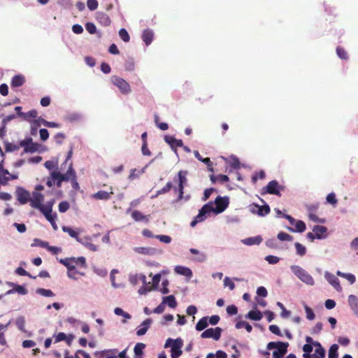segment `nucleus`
<instances>
[{
    "instance_id": "a878e982",
    "label": "nucleus",
    "mask_w": 358,
    "mask_h": 358,
    "mask_svg": "<svg viewBox=\"0 0 358 358\" xmlns=\"http://www.w3.org/2000/svg\"><path fill=\"white\" fill-rule=\"evenodd\" d=\"M194 154L195 157H196L198 160H199V161H201V162H203L205 164H206V165H207V168H208V169L209 171H213V163L211 162V161H210V158H208V157L203 158V157L200 155V154H199V151H194Z\"/></svg>"
},
{
    "instance_id": "79ce46f5",
    "label": "nucleus",
    "mask_w": 358,
    "mask_h": 358,
    "mask_svg": "<svg viewBox=\"0 0 358 358\" xmlns=\"http://www.w3.org/2000/svg\"><path fill=\"white\" fill-rule=\"evenodd\" d=\"M294 245H295V248H296L297 255H299V256H303L306 255V248L305 246H303V245H301V243H299L298 242L295 243Z\"/></svg>"
},
{
    "instance_id": "bf43d9fd",
    "label": "nucleus",
    "mask_w": 358,
    "mask_h": 358,
    "mask_svg": "<svg viewBox=\"0 0 358 358\" xmlns=\"http://www.w3.org/2000/svg\"><path fill=\"white\" fill-rule=\"evenodd\" d=\"M226 310L229 315H234L238 313V308L235 305L228 306Z\"/></svg>"
},
{
    "instance_id": "f03ea898",
    "label": "nucleus",
    "mask_w": 358,
    "mask_h": 358,
    "mask_svg": "<svg viewBox=\"0 0 358 358\" xmlns=\"http://www.w3.org/2000/svg\"><path fill=\"white\" fill-rule=\"evenodd\" d=\"M44 200V196L38 192L32 193V197L30 199V206L36 209L39 210L47 219V220H52L50 217L51 208L49 206H43L42 203Z\"/></svg>"
},
{
    "instance_id": "ea45409f",
    "label": "nucleus",
    "mask_w": 358,
    "mask_h": 358,
    "mask_svg": "<svg viewBox=\"0 0 358 358\" xmlns=\"http://www.w3.org/2000/svg\"><path fill=\"white\" fill-rule=\"evenodd\" d=\"M338 349L337 344L332 345L329 350V358H338Z\"/></svg>"
},
{
    "instance_id": "dca6fc26",
    "label": "nucleus",
    "mask_w": 358,
    "mask_h": 358,
    "mask_svg": "<svg viewBox=\"0 0 358 358\" xmlns=\"http://www.w3.org/2000/svg\"><path fill=\"white\" fill-rule=\"evenodd\" d=\"M96 20L100 24L104 27L109 26L111 23V20L109 16L107 14L101 12L97 13Z\"/></svg>"
},
{
    "instance_id": "c756f323",
    "label": "nucleus",
    "mask_w": 358,
    "mask_h": 358,
    "mask_svg": "<svg viewBox=\"0 0 358 358\" xmlns=\"http://www.w3.org/2000/svg\"><path fill=\"white\" fill-rule=\"evenodd\" d=\"M142 39L147 45H150L153 39L152 31L149 29L145 30L142 34Z\"/></svg>"
},
{
    "instance_id": "4468645a",
    "label": "nucleus",
    "mask_w": 358,
    "mask_h": 358,
    "mask_svg": "<svg viewBox=\"0 0 358 358\" xmlns=\"http://www.w3.org/2000/svg\"><path fill=\"white\" fill-rule=\"evenodd\" d=\"M7 284L9 286L13 287V289L7 291L6 294H11L15 292H17L20 294L25 295L28 292L27 289L22 285H16L14 282H7Z\"/></svg>"
},
{
    "instance_id": "7ed1b4c3",
    "label": "nucleus",
    "mask_w": 358,
    "mask_h": 358,
    "mask_svg": "<svg viewBox=\"0 0 358 358\" xmlns=\"http://www.w3.org/2000/svg\"><path fill=\"white\" fill-rule=\"evenodd\" d=\"M289 344L284 342H270L267 345L268 350H272L276 348V350L273 352V358H282V357L287 352V347Z\"/></svg>"
},
{
    "instance_id": "c9c22d12",
    "label": "nucleus",
    "mask_w": 358,
    "mask_h": 358,
    "mask_svg": "<svg viewBox=\"0 0 358 358\" xmlns=\"http://www.w3.org/2000/svg\"><path fill=\"white\" fill-rule=\"evenodd\" d=\"M208 317H203L199 320L196 325V329L199 331H201L206 329L208 327Z\"/></svg>"
},
{
    "instance_id": "72a5a7b5",
    "label": "nucleus",
    "mask_w": 358,
    "mask_h": 358,
    "mask_svg": "<svg viewBox=\"0 0 358 358\" xmlns=\"http://www.w3.org/2000/svg\"><path fill=\"white\" fill-rule=\"evenodd\" d=\"M37 116H38V112L35 109L31 110L28 111L27 113L20 114V117H23L27 121H30L31 119H34V118L37 117Z\"/></svg>"
},
{
    "instance_id": "58836bf2",
    "label": "nucleus",
    "mask_w": 358,
    "mask_h": 358,
    "mask_svg": "<svg viewBox=\"0 0 358 358\" xmlns=\"http://www.w3.org/2000/svg\"><path fill=\"white\" fill-rule=\"evenodd\" d=\"M62 341H66L69 345H71V339L67 338L64 333L59 332L58 334L55 336V342L58 343Z\"/></svg>"
},
{
    "instance_id": "49530a36",
    "label": "nucleus",
    "mask_w": 358,
    "mask_h": 358,
    "mask_svg": "<svg viewBox=\"0 0 358 358\" xmlns=\"http://www.w3.org/2000/svg\"><path fill=\"white\" fill-rule=\"evenodd\" d=\"M40 145L37 143H31V144L25 149L24 152H35L38 151Z\"/></svg>"
},
{
    "instance_id": "1a4fd4ad",
    "label": "nucleus",
    "mask_w": 358,
    "mask_h": 358,
    "mask_svg": "<svg viewBox=\"0 0 358 358\" xmlns=\"http://www.w3.org/2000/svg\"><path fill=\"white\" fill-rule=\"evenodd\" d=\"M313 346L315 347V350L313 354H303L304 358H324L325 356V350L322 345L319 342L313 343Z\"/></svg>"
},
{
    "instance_id": "412c9836",
    "label": "nucleus",
    "mask_w": 358,
    "mask_h": 358,
    "mask_svg": "<svg viewBox=\"0 0 358 358\" xmlns=\"http://www.w3.org/2000/svg\"><path fill=\"white\" fill-rule=\"evenodd\" d=\"M170 343H172L171 349H174V350L181 349V348L183 345L182 340L180 338H176L175 340L169 338V339H167V341L166 342L165 348H167L168 346H169Z\"/></svg>"
},
{
    "instance_id": "9d476101",
    "label": "nucleus",
    "mask_w": 358,
    "mask_h": 358,
    "mask_svg": "<svg viewBox=\"0 0 358 358\" xmlns=\"http://www.w3.org/2000/svg\"><path fill=\"white\" fill-rule=\"evenodd\" d=\"M17 201L21 204H26L28 201L30 202V194L26 189L19 187L16 191Z\"/></svg>"
},
{
    "instance_id": "4d7b16f0",
    "label": "nucleus",
    "mask_w": 358,
    "mask_h": 358,
    "mask_svg": "<svg viewBox=\"0 0 358 358\" xmlns=\"http://www.w3.org/2000/svg\"><path fill=\"white\" fill-rule=\"evenodd\" d=\"M97 0H87V6L90 10H94L98 7Z\"/></svg>"
},
{
    "instance_id": "a18cd8bd",
    "label": "nucleus",
    "mask_w": 358,
    "mask_h": 358,
    "mask_svg": "<svg viewBox=\"0 0 358 358\" xmlns=\"http://www.w3.org/2000/svg\"><path fill=\"white\" fill-rule=\"evenodd\" d=\"M266 177V173L264 171H259L255 172L252 176V181L253 183H256L258 179H264Z\"/></svg>"
},
{
    "instance_id": "b1692460",
    "label": "nucleus",
    "mask_w": 358,
    "mask_h": 358,
    "mask_svg": "<svg viewBox=\"0 0 358 358\" xmlns=\"http://www.w3.org/2000/svg\"><path fill=\"white\" fill-rule=\"evenodd\" d=\"M152 322L151 319L145 320L141 324V328L136 331L137 336H143L146 334L150 324Z\"/></svg>"
},
{
    "instance_id": "aec40b11",
    "label": "nucleus",
    "mask_w": 358,
    "mask_h": 358,
    "mask_svg": "<svg viewBox=\"0 0 358 358\" xmlns=\"http://www.w3.org/2000/svg\"><path fill=\"white\" fill-rule=\"evenodd\" d=\"M174 271L176 273L187 278H191L192 276V272L191 269L185 266H177L175 267Z\"/></svg>"
},
{
    "instance_id": "0eeeda50",
    "label": "nucleus",
    "mask_w": 358,
    "mask_h": 358,
    "mask_svg": "<svg viewBox=\"0 0 358 358\" xmlns=\"http://www.w3.org/2000/svg\"><path fill=\"white\" fill-rule=\"evenodd\" d=\"M264 189H265L266 193L280 196V192L281 190H283L284 187L282 186H280L278 184V181L271 180L268 183V185L265 187H264L262 189V190H264Z\"/></svg>"
},
{
    "instance_id": "a211bd4d",
    "label": "nucleus",
    "mask_w": 358,
    "mask_h": 358,
    "mask_svg": "<svg viewBox=\"0 0 358 358\" xmlns=\"http://www.w3.org/2000/svg\"><path fill=\"white\" fill-rule=\"evenodd\" d=\"M25 83V78L22 74H18L14 76L10 82V85L12 87H18L22 86Z\"/></svg>"
},
{
    "instance_id": "20e7f679",
    "label": "nucleus",
    "mask_w": 358,
    "mask_h": 358,
    "mask_svg": "<svg viewBox=\"0 0 358 358\" xmlns=\"http://www.w3.org/2000/svg\"><path fill=\"white\" fill-rule=\"evenodd\" d=\"M290 268L292 273L301 281L309 285H314V280L313 277L303 268L296 265L292 266Z\"/></svg>"
},
{
    "instance_id": "338daca9",
    "label": "nucleus",
    "mask_w": 358,
    "mask_h": 358,
    "mask_svg": "<svg viewBox=\"0 0 358 358\" xmlns=\"http://www.w3.org/2000/svg\"><path fill=\"white\" fill-rule=\"evenodd\" d=\"M156 238H158L161 242L165 243H169L171 241V238L166 235H157Z\"/></svg>"
},
{
    "instance_id": "09e8293b",
    "label": "nucleus",
    "mask_w": 358,
    "mask_h": 358,
    "mask_svg": "<svg viewBox=\"0 0 358 358\" xmlns=\"http://www.w3.org/2000/svg\"><path fill=\"white\" fill-rule=\"evenodd\" d=\"M336 53H337V55L341 59H347L348 58L347 52L344 50V48H343L341 47L338 46L336 48Z\"/></svg>"
},
{
    "instance_id": "2f4dec72",
    "label": "nucleus",
    "mask_w": 358,
    "mask_h": 358,
    "mask_svg": "<svg viewBox=\"0 0 358 358\" xmlns=\"http://www.w3.org/2000/svg\"><path fill=\"white\" fill-rule=\"evenodd\" d=\"M162 302L164 304L167 303L168 306L171 308H175L177 306V302L173 295H169L168 296L164 297Z\"/></svg>"
},
{
    "instance_id": "f257e3e1",
    "label": "nucleus",
    "mask_w": 358,
    "mask_h": 358,
    "mask_svg": "<svg viewBox=\"0 0 358 358\" xmlns=\"http://www.w3.org/2000/svg\"><path fill=\"white\" fill-rule=\"evenodd\" d=\"M229 201L227 199L222 198L218 196L214 203L213 202H208L205 204L199 210V214L194 217L190 223L192 227H194L197 223L203 221L206 217L211 212H214L216 214L222 213L228 206Z\"/></svg>"
},
{
    "instance_id": "3c124183",
    "label": "nucleus",
    "mask_w": 358,
    "mask_h": 358,
    "mask_svg": "<svg viewBox=\"0 0 358 358\" xmlns=\"http://www.w3.org/2000/svg\"><path fill=\"white\" fill-rule=\"evenodd\" d=\"M69 208H70V205H69V202H67L66 201L60 202L59 204V206H58L59 211L60 213H65L66 211H67L69 209Z\"/></svg>"
},
{
    "instance_id": "4c0bfd02",
    "label": "nucleus",
    "mask_w": 358,
    "mask_h": 358,
    "mask_svg": "<svg viewBox=\"0 0 358 358\" xmlns=\"http://www.w3.org/2000/svg\"><path fill=\"white\" fill-rule=\"evenodd\" d=\"M245 328L248 332H251L252 330V327L245 321H239L236 324V328L239 329L241 328Z\"/></svg>"
},
{
    "instance_id": "680f3d73",
    "label": "nucleus",
    "mask_w": 358,
    "mask_h": 358,
    "mask_svg": "<svg viewBox=\"0 0 358 358\" xmlns=\"http://www.w3.org/2000/svg\"><path fill=\"white\" fill-rule=\"evenodd\" d=\"M40 138L43 141H46L49 137V132L46 129H41L39 130Z\"/></svg>"
},
{
    "instance_id": "423d86ee",
    "label": "nucleus",
    "mask_w": 358,
    "mask_h": 358,
    "mask_svg": "<svg viewBox=\"0 0 358 358\" xmlns=\"http://www.w3.org/2000/svg\"><path fill=\"white\" fill-rule=\"evenodd\" d=\"M111 81L122 94H127L131 92V90L129 84L123 78L113 76L111 78Z\"/></svg>"
},
{
    "instance_id": "a19ab883",
    "label": "nucleus",
    "mask_w": 358,
    "mask_h": 358,
    "mask_svg": "<svg viewBox=\"0 0 358 358\" xmlns=\"http://www.w3.org/2000/svg\"><path fill=\"white\" fill-rule=\"evenodd\" d=\"M36 293L46 297L54 296L55 294L50 289H46L44 288H38L36 290Z\"/></svg>"
},
{
    "instance_id": "774afa93",
    "label": "nucleus",
    "mask_w": 358,
    "mask_h": 358,
    "mask_svg": "<svg viewBox=\"0 0 358 358\" xmlns=\"http://www.w3.org/2000/svg\"><path fill=\"white\" fill-rule=\"evenodd\" d=\"M322 324L321 322H317L315 327L312 329L311 334H319L322 329Z\"/></svg>"
},
{
    "instance_id": "473e14b6",
    "label": "nucleus",
    "mask_w": 358,
    "mask_h": 358,
    "mask_svg": "<svg viewBox=\"0 0 358 358\" xmlns=\"http://www.w3.org/2000/svg\"><path fill=\"white\" fill-rule=\"evenodd\" d=\"M62 230L64 232L68 233L71 237L76 238L77 241L81 243V240L79 238L78 232H77L76 231H75L74 229H73L71 227H65V226L62 227Z\"/></svg>"
},
{
    "instance_id": "393cba45",
    "label": "nucleus",
    "mask_w": 358,
    "mask_h": 358,
    "mask_svg": "<svg viewBox=\"0 0 358 358\" xmlns=\"http://www.w3.org/2000/svg\"><path fill=\"white\" fill-rule=\"evenodd\" d=\"M348 303L353 312L356 315H358V298L356 296L351 294L348 297Z\"/></svg>"
},
{
    "instance_id": "e433bc0d",
    "label": "nucleus",
    "mask_w": 358,
    "mask_h": 358,
    "mask_svg": "<svg viewBox=\"0 0 358 358\" xmlns=\"http://www.w3.org/2000/svg\"><path fill=\"white\" fill-rule=\"evenodd\" d=\"M210 180L212 182L215 183L216 181H220L222 183L228 182L229 180V177L227 175H218L217 176H215L214 175H212L210 176Z\"/></svg>"
},
{
    "instance_id": "2eb2a0df",
    "label": "nucleus",
    "mask_w": 358,
    "mask_h": 358,
    "mask_svg": "<svg viewBox=\"0 0 358 358\" xmlns=\"http://www.w3.org/2000/svg\"><path fill=\"white\" fill-rule=\"evenodd\" d=\"M325 278L327 281L338 291L341 292L342 287L340 285L339 280L334 275L326 273Z\"/></svg>"
},
{
    "instance_id": "e2e57ef3",
    "label": "nucleus",
    "mask_w": 358,
    "mask_h": 358,
    "mask_svg": "<svg viewBox=\"0 0 358 358\" xmlns=\"http://www.w3.org/2000/svg\"><path fill=\"white\" fill-rule=\"evenodd\" d=\"M55 140L57 144L61 145L63 143L64 139L66 138V136L63 133H57L54 136Z\"/></svg>"
},
{
    "instance_id": "0e129e2a",
    "label": "nucleus",
    "mask_w": 358,
    "mask_h": 358,
    "mask_svg": "<svg viewBox=\"0 0 358 358\" xmlns=\"http://www.w3.org/2000/svg\"><path fill=\"white\" fill-rule=\"evenodd\" d=\"M265 259L271 264H277L280 261V258L273 256V255H268L266 257Z\"/></svg>"
},
{
    "instance_id": "6e6d98bb",
    "label": "nucleus",
    "mask_w": 358,
    "mask_h": 358,
    "mask_svg": "<svg viewBox=\"0 0 358 358\" xmlns=\"http://www.w3.org/2000/svg\"><path fill=\"white\" fill-rule=\"evenodd\" d=\"M304 308H305V311L306 313L307 319H308L310 320H313L315 318V313H313V310L307 305H305Z\"/></svg>"
},
{
    "instance_id": "cd10ccee",
    "label": "nucleus",
    "mask_w": 358,
    "mask_h": 358,
    "mask_svg": "<svg viewBox=\"0 0 358 358\" xmlns=\"http://www.w3.org/2000/svg\"><path fill=\"white\" fill-rule=\"evenodd\" d=\"M295 224V229H293L292 227H288L287 229H289V231H292V232H300V233H302L305 230H306V224L302 220H298L296 222L294 223Z\"/></svg>"
},
{
    "instance_id": "5701e85b",
    "label": "nucleus",
    "mask_w": 358,
    "mask_h": 358,
    "mask_svg": "<svg viewBox=\"0 0 358 358\" xmlns=\"http://www.w3.org/2000/svg\"><path fill=\"white\" fill-rule=\"evenodd\" d=\"M327 229L324 226L316 225L313 227V231L316 238L321 239L324 237V234L327 232Z\"/></svg>"
},
{
    "instance_id": "f3484780",
    "label": "nucleus",
    "mask_w": 358,
    "mask_h": 358,
    "mask_svg": "<svg viewBox=\"0 0 358 358\" xmlns=\"http://www.w3.org/2000/svg\"><path fill=\"white\" fill-rule=\"evenodd\" d=\"M165 141L170 145L172 148H176L183 146L182 141L176 139L173 136H166L164 138Z\"/></svg>"
},
{
    "instance_id": "603ef678",
    "label": "nucleus",
    "mask_w": 358,
    "mask_h": 358,
    "mask_svg": "<svg viewBox=\"0 0 358 358\" xmlns=\"http://www.w3.org/2000/svg\"><path fill=\"white\" fill-rule=\"evenodd\" d=\"M173 187V185L171 182H168L165 186H164L161 189L157 191V194H162L169 192L171 188Z\"/></svg>"
},
{
    "instance_id": "c03bdc74",
    "label": "nucleus",
    "mask_w": 358,
    "mask_h": 358,
    "mask_svg": "<svg viewBox=\"0 0 358 358\" xmlns=\"http://www.w3.org/2000/svg\"><path fill=\"white\" fill-rule=\"evenodd\" d=\"M145 348V344L143 343H138L134 349V353L136 356H139L143 355V350Z\"/></svg>"
},
{
    "instance_id": "ddd939ff",
    "label": "nucleus",
    "mask_w": 358,
    "mask_h": 358,
    "mask_svg": "<svg viewBox=\"0 0 358 358\" xmlns=\"http://www.w3.org/2000/svg\"><path fill=\"white\" fill-rule=\"evenodd\" d=\"M110 192L100 190V191L97 192L96 193L92 194V198L96 199V200L108 201L110 199L111 195L113 194V187H110Z\"/></svg>"
},
{
    "instance_id": "f704fd0d",
    "label": "nucleus",
    "mask_w": 358,
    "mask_h": 358,
    "mask_svg": "<svg viewBox=\"0 0 358 358\" xmlns=\"http://www.w3.org/2000/svg\"><path fill=\"white\" fill-rule=\"evenodd\" d=\"M262 241V238L259 236L250 237L244 240V243L248 245H259Z\"/></svg>"
},
{
    "instance_id": "4be33fe9",
    "label": "nucleus",
    "mask_w": 358,
    "mask_h": 358,
    "mask_svg": "<svg viewBox=\"0 0 358 358\" xmlns=\"http://www.w3.org/2000/svg\"><path fill=\"white\" fill-rule=\"evenodd\" d=\"M17 178V175L11 174L8 172V174L1 173L0 174V186L6 185L8 182L11 180H15Z\"/></svg>"
},
{
    "instance_id": "6ab92c4d",
    "label": "nucleus",
    "mask_w": 358,
    "mask_h": 358,
    "mask_svg": "<svg viewBox=\"0 0 358 358\" xmlns=\"http://www.w3.org/2000/svg\"><path fill=\"white\" fill-rule=\"evenodd\" d=\"M131 217L136 221V222H145V223H148L149 222L150 215H143L140 211L138 210H134L131 213Z\"/></svg>"
},
{
    "instance_id": "c85d7f7f",
    "label": "nucleus",
    "mask_w": 358,
    "mask_h": 358,
    "mask_svg": "<svg viewBox=\"0 0 358 358\" xmlns=\"http://www.w3.org/2000/svg\"><path fill=\"white\" fill-rule=\"evenodd\" d=\"M59 262L65 266L68 270H73L74 269V257H68L65 259H60Z\"/></svg>"
},
{
    "instance_id": "69168bd1",
    "label": "nucleus",
    "mask_w": 358,
    "mask_h": 358,
    "mask_svg": "<svg viewBox=\"0 0 358 358\" xmlns=\"http://www.w3.org/2000/svg\"><path fill=\"white\" fill-rule=\"evenodd\" d=\"M269 330L274 334L282 336L281 331L277 325L272 324L269 326Z\"/></svg>"
},
{
    "instance_id": "9b49d317",
    "label": "nucleus",
    "mask_w": 358,
    "mask_h": 358,
    "mask_svg": "<svg viewBox=\"0 0 358 358\" xmlns=\"http://www.w3.org/2000/svg\"><path fill=\"white\" fill-rule=\"evenodd\" d=\"M51 176L52 177V179L55 180L56 185L58 187H60L62 185V182L65 181L68 182L69 178L67 177L68 176V170L66 171V173L62 174L58 171H52L50 173Z\"/></svg>"
},
{
    "instance_id": "37998d69",
    "label": "nucleus",
    "mask_w": 358,
    "mask_h": 358,
    "mask_svg": "<svg viewBox=\"0 0 358 358\" xmlns=\"http://www.w3.org/2000/svg\"><path fill=\"white\" fill-rule=\"evenodd\" d=\"M119 36L124 42L127 43L130 40V36L127 31L124 28H122L120 29Z\"/></svg>"
},
{
    "instance_id": "bb28decb",
    "label": "nucleus",
    "mask_w": 358,
    "mask_h": 358,
    "mask_svg": "<svg viewBox=\"0 0 358 358\" xmlns=\"http://www.w3.org/2000/svg\"><path fill=\"white\" fill-rule=\"evenodd\" d=\"M254 208H257V214L259 216H264L270 213V207L268 205L259 206L254 203Z\"/></svg>"
},
{
    "instance_id": "864d4df0",
    "label": "nucleus",
    "mask_w": 358,
    "mask_h": 358,
    "mask_svg": "<svg viewBox=\"0 0 358 358\" xmlns=\"http://www.w3.org/2000/svg\"><path fill=\"white\" fill-rule=\"evenodd\" d=\"M85 29L91 34H94L96 32V27L92 22H87L85 24Z\"/></svg>"
},
{
    "instance_id": "de8ad7c7",
    "label": "nucleus",
    "mask_w": 358,
    "mask_h": 358,
    "mask_svg": "<svg viewBox=\"0 0 358 358\" xmlns=\"http://www.w3.org/2000/svg\"><path fill=\"white\" fill-rule=\"evenodd\" d=\"M278 238L280 241H291L293 240V237L284 231H280L278 234Z\"/></svg>"
},
{
    "instance_id": "7c9ffc66",
    "label": "nucleus",
    "mask_w": 358,
    "mask_h": 358,
    "mask_svg": "<svg viewBox=\"0 0 358 358\" xmlns=\"http://www.w3.org/2000/svg\"><path fill=\"white\" fill-rule=\"evenodd\" d=\"M262 314L259 310H250L245 315V317L252 320L259 321L262 318Z\"/></svg>"
},
{
    "instance_id": "8fccbe9b",
    "label": "nucleus",
    "mask_w": 358,
    "mask_h": 358,
    "mask_svg": "<svg viewBox=\"0 0 358 358\" xmlns=\"http://www.w3.org/2000/svg\"><path fill=\"white\" fill-rule=\"evenodd\" d=\"M74 265L76 266H80L81 267L85 268L87 266L86 265V260L85 258L83 257H80L78 258L74 257Z\"/></svg>"
},
{
    "instance_id": "5fc2aeb1",
    "label": "nucleus",
    "mask_w": 358,
    "mask_h": 358,
    "mask_svg": "<svg viewBox=\"0 0 358 358\" xmlns=\"http://www.w3.org/2000/svg\"><path fill=\"white\" fill-rule=\"evenodd\" d=\"M327 201L332 205H336L338 202V200L336 199V194L334 192L329 193L327 196Z\"/></svg>"
},
{
    "instance_id": "052dcab7",
    "label": "nucleus",
    "mask_w": 358,
    "mask_h": 358,
    "mask_svg": "<svg viewBox=\"0 0 358 358\" xmlns=\"http://www.w3.org/2000/svg\"><path fill=\"white\" fill-rule=\"evenodd\" d=\"M308 217H309L310 220H311L312 221H313L315 222L324 223L325 221L324 219H320L315 215V213H312V212L308 213Z\"/></svg>"
},
{
    "instance_id": "6e6552de",
    "label": "nucleus",
    "mask_w": 358,
    "mask_h": 358,
    "mask_svg": "<svg viewBox=\"0 0 358 358\" xmlns=\"http://www.w3.org/2000/svg\"><path fill=\"white\" fill-rule=\"evenodd\" d=\"M222 329L220 327L210 328L205 330L201 334V337L203 338H212L215 341H218L220 338Z\"/></svg>"
},
{
    "instance_id": "39448f33",
    "label": "nucleus",
    "mask_w": 358,
    "mask_h": 358,
    "mask_svg": "<svg viewBox=\"0 0 358 358\" xmlns=\"http://www.w3.org/2000/svg\"><path fill=\"white\" fill-rule=\"evenodd\" d=\"M187 171L180 170L178 173V188L175 187L174 190L178 192V199H182L184 194V187L187 183Z\"/></svg>"
},
{
    "instance_id": "f8f14e48",
    "label": "nucleus",
    "mask_w": 358,
    "mask_h": 358,
    "mask_svg": "<svg viewBox=\"0 0 358 358\" xmlns=\"http://www.w3.org/2000/svg\"><path fill=\"white\" fill-rule=\"evenodd\" d=\"M67 177L69 178V181L71 180L73 188L78 189L79 188V185L76 180V173L73 168L72 162L69 165Z\"/></svg>"
},
{
    "instance_id": "13d9d810",
    "label": "nucleus",
    "mask_w": 358,
    "mask_h": 358,
    "mask_svg": "<svg viewBox=\"0 0 358 358\" xmlns=\"http://www.w3.org/2000/svg\"><path fill=\"white\" fill-rule=\"evenodd\" d=\"M224 285L225 287H228L230 290H234L235 288V284L229 277H225L224 280Z\"/></svg>"
}]
</instances>
